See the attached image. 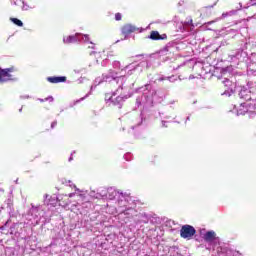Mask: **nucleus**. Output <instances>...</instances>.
Returning a JSON list of instances; mask_svg holds the SVG:
<instances>
[{
  "label": "nucleus",
  "instance_id": "1",
  "mask_svg": "<svg viewBox=\"0 0 256 256\" xmlns=\"http://www.w3.org/2000/svg\"><path fill=\"white\" fill-rule=\"evenodd\" d=\"M17 69L15 67L10 68H0V83H7L8 81H15V77L11 73H15Z\"/></svg>",
  "mask_w": 256,
  "mask_h": 256
},
{
  "label": "nucleus",
  "instance_id": "2",
  "mask_svg": "<svg viewBox=\"0 0 256 256\" xmlns=\"http://www.w3.org/2000/svg\"><path fill=\"white\" fill-rule=\"evenodd\" d=\"M195 233H197V230L189 224L183 225L180 229V237H182V239L189 240L195 236Z\"/></svg>",
  "mask_w": 256,
  "mask_h": 256
},
{
  "label": "nucleus",
  "instance_id": "3",
  "mask_svg": "<svg viewBox=\"0 0 256 256\" xmlns=\"http://www.w3.org/2000/svg\"><path fill=\"white\" fill-rule=\"evenodd\" d=\"M105 101L106 103H109V102L112 103V105L114 107H118V109H122L123 103H125V98L122 96H117L116 98L113 99V96H108L106 94Z\"/></svg>",
  "mask_w": 256,
  "mask_h": 256
},
{
  "label": "nucleus",
  "instance_id": "4",
  "mask_svg": "<svg viewBox=\"0 0 256 256\" xmlns=\"http://www.w3.org/2000/svg\"><path fill=\"white\" fill-rule=\"evenodd\" d=\"M137 30V27L133 26V24H124L121 28V33L124 35L125 39H127V36L131 35V33H135Z\"/></svg>",
  "mask_w": 256,
  "mask_h": 256
},
{
  "label": "nucleus",
  "instance_id": "5",
  "mask_svg": "<svg viewBox=\"0 0 256 256\" xmlns=\"http://www.w3.org/2000/svg\"><path fill=\"white\" fill-rule=\"evenodd\" d=\"M149 39L152 41H165L167 40V34H159V31H151Z\"/></svg>",
  "mask_w": 256,
  "mask_h": 256
},
{
  "label": "nucleus",
  "instance_id": "6",
  "mask_svg": "<svg viewBox=\"0 0 256 256\" xmlns=\"http://www.w3.org/2000/svg\"><path fill=\"white\" fill-rule=\"evenodd\" d=\"M47 81L49 83H53V84L66 83L67 77H65V76H50V77H47Z\"/></svg>",
  "mask_w": 256,
  "mask_h": 256
},
{
  "label": "nucleus",
  "instance_id": "7",
  "mask_svg": "<svg viewBox=\"0 0 256 256\" xmlns=\"http://www.w3.org/2000/svg\"><path fill=\"white\" fill-rule=\"evenodd\" d=\"M215 235L214 231H208L204 235V240L207 241V243H211L212 241H215Z\"/></svg>",
  "mask_w": 256,
  "mask_h": 256
},
{
  "label": "nucleus",
  "instance_id": "8",
  "mask_svg": "<svg viewBox=\"0 0 256 256\" xmlns=\"http://www.w3.org/2000/svg\"><path fill=\"white\" fill-rule=\"evenodd\" d=\"M10 21L14 23V25H17V27H23V21L18 18H10Z\"/></svg>",
  "mask_w": 256,
  "mask_h": 256
},
{
  "label": "nucleus",
  "instance_id": "9",
  "mask_svg": "<svg viewBox=\"0 0 256 256\" xmlns=\"http://www.w3.org/2000/svg\"><path fill=\"white\" fill-rule=\"evenodd\" d=\"M75 41H77L75 36H68L64 38V43H75Z\"/></svg>",
  "mask_w": 256,
  "mask_h": 256
},
{
  "label": "nucleus",
  "instance_id": "10",
  "mask_svg": "<svg viewBox=\"0 0 256 256\" xmlns=\"http://www.w3.org/2000/svg\"><path fill=\"white\" fill-rule=\"evenodd\" d=\"M12 5H16L17 7H21L23 5V0H10Z\"/></svg>",
  "mask_w": 256,
  "mask_h": 256
},
{
  "label": "nucleus",
  "instance_id": "11",
  "mask_svg": "<svg viewBox=\"0 0 256 256\" xmlns=\"http://www.w3.org/2000/svg\"><path fill=\"white\" fill-rule=\"evenodd\" d=\"M121 19H123V16L121 15V13H116L115 14V21H121Z\"/></svg>",
  "mask_w": 256,
  "mask_h": 256
},
{
  "label": "nucleus",
  "instance_id": "12",
  "mask_svg": "<svg viewBox=\"0 0 256 256\" xmlns=\"http://www.w3.org/2000/svg\"><path fill=\"white\" fill-rule=\"evenodd\" d=\"M88 49H95V43L90 42L88 45Z\"/></svg>",
  "mask_w": 256,
  "mask_h": 256
},
{
  "label": "nucleus",
  "instance_id": "13",
  "mask_svg": "<svg viewBox=\"0 0 256 256\" xmlns=\"http://www.w3.org/2000/svg\"><path fill=\"white\" fill-rule=\"evenodd\" d=\"M56 125H57V122H52V124H51V128L53 129V128H55L56 127Z\"/></svg>",
  "mask_w": 256,
  "mask_h": 256
},
{
  "label": "nucleus",
  "instance_id": "14",
  "mask_svg": "<svg viewBox=\"0 0 256 256\" xmlns=\"http://www.w3.org/2000/svg\"><path fill=\"white\" fill-rule=\"evenodd\" d=\"M247 109H246V111H244L245 113H247ZM245 113H242V112H240V115H245Z\"/></svg>",
  "mask_w": 256,
  "mask_h": 256
},
{
  "label": "nucleus",
  "instance_id": "15",
  "mask_svg": "<svg viewBox=\"0 0 256 256\" xmlns=\"http://www.w3.org/2000/svg\"><path fill=\"white\" fill-rule=\"evenodd\" d=\"M205 11H207V8H205Z\"/></svg>",
  "mask_w": 256,
  "mask_h": 256
}]
</instances>
